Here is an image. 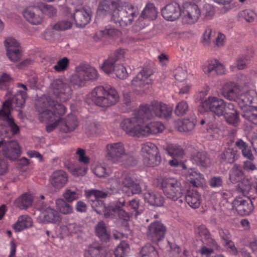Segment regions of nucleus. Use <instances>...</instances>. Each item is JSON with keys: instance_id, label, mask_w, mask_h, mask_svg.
I'll return each instance as SVG.
<instances>
[{"instance_id": "obj_1", "label": "nucleus", "mask_w": 257, "mask_h": 257, "mask_svg": "<svg viewBox=\"0 0 257 257\" xmlns=\"http://www.w3.org/2000/svg\"><path fill=\"white\" fill-rule=\"evenodd\" d=\"M97 14L101 17L109 15L117 26L125 27L133 23L139 12L132 4L120 0H102L99 3Z\"/></svg>"}, {"instance_id": "obj_2", "label": "nucleus", "mask_w": 257, "mask_h": 257, "mask_svg": "<svg viewBox=\"0 0 257 257\" xmlns=\"http://www.w3.org/2000/svg\"><path fill=\"white\" fill-rule=\"evenodd\" d=\"M47 108L40 113V117L43 120L50 122L46 125V131L50 133L53 131L57 126H60V115H64L66 112V107L61 103L55 102L51 98L47 99Z\"/></svg>"}, {"instance_id": "obj_3", "label": "nucleus", "mask_w": 257, "mask_h": 257, "mask_svg": "<svg viewBox=\"0 0 257 257\" xmlns=\"http://www.w3.org/2000/svg\"><path fill=\"white\" fill-rule=\"evenodd\" d=\"M91 99L97 105L109 107L114 105L119 100V95L116 89L111 86L96 87L91 92Z\"/></svg>"}, {"instance_id": "obj_4", "label": "nucleus", "mask_w": 257, "mask_h": 257, "mask_svg": "<svg viewBox=\"0 0 257 257\" xmlns=\"http://www.w3.org/2000/svg\"><path fill=\"white\" fill-rule=\"evenodd\" d=\"M71 81L66 79H57L54 80L51 83L49 86V91L53 94L55 100L51 96L46 97V101H44V106L47 105V99L51 98L55 102L60 103L58 102H64L69 100L72 95V89L70 85Z\"/></svg>"}, {"instance_id": "obj_5", "label": "nucleus", "mask_w": 257, "mask_h": 257, "mask_svg": "<svg viewBox=\"0 0 257 257\" xmlns=\"http://www.w3.org/2000/svg\"><path fill=\"white\" fill-rule=\"evenodd\" d=\"M106 152L107 159L113 163L122 162L131 166L136 164V160L125 153L124 146L120 142L107 144L106 146Z\"/></svg>"}, {"instance_id": "obj_6", "label": "nucleus", "mask_w": 257, "mask_h": 257, "mask_svg": "<svg viewBox=\"0 0 257 257\" xmlns=\"http://www.w3.org/2000/svg\"><path fill=\"white\" fill-rule=\"evenodd\" d=\"M172 109L166 104L154 100L150 105L146 104L140 106V114H144L146 120L151 119L154 116L159 118H167L169 117Z\"/></svg>"}, {"instance_id": "obj_7", "label": "nucleus", "mask_w": 257, "mask_h": 257, "mask_svg": "<svg viewBox=\"0 0 257 257\" xmlns=\"http://www.w3.org/2000/svg\"><path fill=\"white\" fill-rule=\"evenodd\" d=\"M10 106L9 101H5L0 109V134L7 135L11 132L14 136L19 133L20 129L12 117L11 111L5 109V108H9Z\"/></svg>"}, {"instance_id": "obj_8", "label": "nucleus", "mask_w": 257, "mask_h": 257, "mask_svg": "<svg viewBox=\"0 0 257 257\" xmlns=\"http://www.w3.org/2000/svg\"><path fill=\"white\" fill-rule=\"evenodd\" d=\"M139 113L140 108L135 113L134 116L123 119L120 123V128L130 136H142L143 124L147 120L144 114L140 115Z\"/></svg>"}, {"instance_id": "obj_9", "label": "nucleus", "mask_w": 257, "mask_h": 257, "mask_svg": "<svg viewBox=\"0 0 257 257\" xmlns=\"http://www.w3.org/2000/svg\"><path fill=\"white\" fill-rule=\"evenodd\" d=\"M98 77L96 69L86 65H80L76 69V72L70 78L71 84L77 87H82L89 80H95Z\"/></svg>"}, {"instance_id": "obj_10", "label": "nucleus", "mask_w": 257, "mask_h": 257, "mask_svg": "<svg viewBox=\"0 0 257 257\" xmlns=\"http://www.w3.org/2000/svg\"><path fill=\"white\" fill-rule=\"evenodd\" d=\"M161 188L168 198L182 202L181 198L183 193L180 181L173 177L163 178L161 182Z\"/></svg>"}, {"instance_id": "obj_11", "label": "nucleus", "mask_w": 257, "mask_h": 257, "mask_svg": "<svg viewBox=\"0 0 257 257\" xmlns=\"http://www.w3.org/2000/svg\"><path fill=\"white\" fill-rule=\"evenodd\" d=\"M227 105L228 103L222 99L212 96H208L201 103V106L205 111L212 112L218 116L224 114Z\"/></svg>"}, {"instance_id": "obj_12", "label": "nucleus", "mask_w": 257, "mask_h": 257, "mask_svg": "<svg viewBox=\"0 0 257 257\" xmlns=\"http://www.w3.org/2000/svg\"><path fill=\"white\" fill-rule=\"evenodd\" d=\"M142 155L144 164L146 166L155 167L161 163V159L158 148L153 143L148 142L143 145Z\"/></svg>"}, {"instance_id": "obj_13", "label": "nucleus", "mask_w": 257, "mask_h": 257, "mask_svg": "<svg viewBox=\"0 0 257 257\" xmlns=\"http://www.w3.org/2000/svg\"><path fill=\"white\" fill-rule=\"evenodd\" d=\"M124 58V50L122 49H118L103 61L101 68L106 74H111L115 68V66L118 65Z\"/></svg>"}, {"instance_id": "obj_14", "label": "nucleus", "mask_w": 257, "mask_h": 257, "mask_svg": "<svg viewBox=\"0 0 257 257\" xmlns=\"http://www.w3.org/2000/svg\"><path fill=\"white\" fill-rule=\"evenodd\" d=\"M255 197L250 196L246 199L236 197L232 202V207L240 215H249L253 210L252 200H254Z\"/></svg>"}, {"instance_id": "obj_15", "label": "nucleus", "mask_w": 257, "mask_h": 257, "mask_svg": "<svg viewBox=\"0 0 257 257\" xmlns=\"http://www.w3.org/2000/svg\"><path fill=\"white\" fill-rule=\"evenodd\" d=\"M3 146L2 155L12 161L17 160L21 155V151L18 143L16 141L5 142L0 141V147Z\"/></svg>"}, {"instance_id": "obj_16", "label": "nucleus", "mask_w": 257, "mask_h": 257, "mask_svg": "<svg viewBox=\"0 0 257 257\" xmlns=\"http://www.w3.org/2000/svg\"><path fill=\"white\" fill-rule=\"evenodd\" d=\"M166 232V226L162 222L155 221L148 226L147 235L153 242H158L164 238Z\"/></svg>"}, {"instance_id": "obj_17", "label": "nucleus", "mask_w": 257, "mask_h": 257, "mask_svg": "<svg viewBox=\"0 0 257 257\" xmlns=\"http://www.w3.org/2000/svg\"><path fill=\"white\" fill-rule=\"evenodd\" d=\"M5 45L7 48V55L13 62L18 61L22 56V49L17 40L9 37L6 39Z\"/></svg>"}, {"instance_id": "obj_18", "label": "nucleus", "mask_w": 257, "mask_h": 257, "mask_svg": "<svg viewBox=\"0 0 257 257\" xmlns=\"http://www.w3.org/2000/svg\"><path fill=\"white\" fill-rule=\"evenodd\" d=\"M202 69L204 73L209 76L222 75L225 72L224 65L217 59L208 60L203 65Z\"/></svg>"}, {"instance_id": "obj_19", "label": "nucleus", "mask_w": 257, "mask_h": 257, "mask_svg": "<svg viewBox=\"0 0 257 257\" xmlns=\"http://www.w3.org/2000/svg\"><path fill=\"white\" fill-rule=\"evenodd\" d=\"M152 74L151 69L144 68L132 80V85L136 87L144 88L146 85L152 83L150 77Z\"/></svg>"}, {"instance_id": "obj_20", "label": "nucleus", "mask_w": 257, "mask_h": 257, "mask_svg": "<svg viewBox=\"0 0 257 257\" xmlns=\"http://www.w3.org/2000/svg\"><path fill=\"white\" fill-rule=\"evenodd\" d=\"M190 159L193 164L201 169H206L211 165L210 156L205 151L194 152L191 154Z\"/></svg>"}, {"instance_id": "obj_21", "label": "nucleus", "mask_w": 257, "mask_h": 257, "mask_svg": "<svg viewBox=\"0 0 257 257\" xmlns=\"http://www.w3.org/2000/svg\"><path fill=\"white\" fill-rule=\"evenodd\" d=\"M181 9L178 4L172 3L166 5L162 10V15L167 21H173L181 16Z\"/></svg>"}, {"instance_id": "obj_22", "label": "nucleus", "mask_w": 257, "mask_h": 257, "mask_svg": "<svg viewBox=\"0 0 257 257\" xmlns=\"http://www.w3.org/2000/svg\"><path fill=\"white\" fill-rule=\"evenodd\" d=\"M183 14V22L187 24H193L198 21L201 15V11L196 5L189 4L187 6Z\"/></svg>"}, {"instance_id": "obj_23", "label": "nucleus", "mask_w": 257, "mask_h": 257, "mask_svg": "<svg viewBox=\"0 0 257 257\" xmlns=\"http://www.w3.org/2000/svg\"><path fill=\"white\" fill-rule=\"evenodd\" d=\"M90 10L85 8L75 10L73 17L78 27H84L91 20Z\"/></svg>"}, {"instance_id": "obj_24", "label": "nucleus", "mask_w": 257, "mask_h": 257, "mask_svg": "<svg viewBox=\"0 0 257 257\" xmlns=\"http://www.w3.org/2000/svg\"><path fill=\"white\" fill-rule=\"evenodd\" d=\"M49 181L54 188H62L68 182L67 174L62 170H56L51 174Z\"/></svg>"}, {"instance_id": "obj_25", "label": "nucleus", "mask_w": 257, "mask_h": 257, "mask_svg": "<svg viewBox=\"0 0 257 257\" xmlns=\"http://www.w3.org/2000/svg\"><path fill=\"white\" fill-rule=\"evenodd\" d=\"M23 15L26 20L33 25L41 23L43 17L40 9L36 6L30 7L25 10Z\"/></svg>"}, {"instance_id": "obj_26", "label": "nucleus", "mask_w": 257, "mask_h": 257, "mask_svg": "<svg viewBox=\"0 0 257 257\" xmlns=\"http://www.w3.org/2000/svg\"><path fill=\"white\" fill-rule=\"evenodd\" d=\"M222 95L226 99L235 101L239 94L238 86L234 83L230 82L225 84L221 89Z\"/></svg>"}, {"instance_id": "obj_27", "label": "nucleus", "mask_w": 257, "mask_h": 257, "mask_svg": "<svg viewBox=\"0 0 257 257\" xmlns=\"http://www.w3.org/2000/svg\"><path fill=\"white\" fill-rule=\"evenodd\" d=\"M125 201L123 198H120L118 200L110 203L105 211V218L113 219L116 217V213L122 210L125 206Z\"/></svg>"}, {"instance_id": "obj_28", "label": "nucleus", "mask_w": 257, "mask_h": 257, "mask_svg": "<svg viewBox=\"0 0 257 257\" xmlns=\"http://www.w3.org/2000/svg\"><path fill=\"white\" fill-rule=\"evenodd\" d=\"M77 126L78 121L75 115L69 114L64 120H60V130L64 133H70Z\"/></svg>"}, {"instance_id": "obj_29", "label": "nucleus", "mask_w": 257, "mask_h": 257, "mask_svg": "<svg viewBox=\"0 0 257 257\" xmlns=\"http://www.w3.org/2000/svg\"><path fill=\"white\" fill-rule=\"evenodd\" d=\"M186 175L188 181L194 187H201L205 183L204 176L196 169H189Z\"/></svg>"}, {"instance_id": "obj_30", "label": "nucleus", "mask_w": 257, "mask_h": 257, "mask_svg": "<svg viewBox=\"0 0 257 257\" xmlns=\"http://www.w3.org/2000/svg\"><path fill=\"white\" fill-rule=\"evenodd\" d=\"M164 128V124L160 121H154L146 125L143 124L142 136L157 134L162 132Z\"/></svg>"}, {"instance_id": "obj_31", "label": "nucleus", "mask_w": 257, "mask_h": 257, "mask_svg": "<svg viewBox=\"0 0 257 257\" xmlns=\"http://www.w3.org/2000/svg\"><path fill=\"white\" fill-rule=\"evenodd\" d=\"M26 97L27 95L25 92L22 90L18 91L12 98H10L5 101H9L10 103V106L9 108H5V109L11 111L14 104L16 107L23 108L25 105Z\"/></svg>"}, {"instance_id": "obj_32", "label": "nucleus", "mask_w": 257, "mask_h": 257, "mask_svg": "<svg viewBox=\"0 0 257 257\" xmlns=\"http://www.w3.org/2000/svg\"><path fill=\"white\" fill-rule=\"evenodd\" d=\"M223 115L228 123L234 126L238 124L239 120L238 113L232 103H228L226 110Z\"/></svg>"}, {"instance_id": "obj_33", "label": "nucleus", "mask_w": 257, "mask_h": 257, "mask_svg": "<svg viewBox=\"0 0 257 257\" xmlns=\"http://www.w3.org/2000/svg\"><path fill=\"white\" fill-rule=\"evenodd\" d=\"M33 225L32 218L28 215H21L17 221L13 225V228L17 232H21Z\"/></svg>"}, {"instance_id": "obj_34", "label": "nucleus", "mask_w": 257, "mask_h": 257, "mask_svg": "<svg viewBox=\"0 0 257 257\" xmlns=\"http://www.w3.org/2000/svg\"><path fill=\"white\" fill-rule=\"evenodd\" d=\"M185 198L188 204L193 208H198L201 202V195L196 190L187 191Z\"/></svg>"}, {"instance_id": "obj_35", "label": "nucleus", "mask_w": 257, "mask_h": 257, "mask_svg": "<svg viewBox=\"0 0 257 257\" xmlns=\"http://www.w3.org/2000/svg\"><path fill=\"white\" fill-rule=\"evenodd\" d=\"M196 124V120L192 119H178L175 122V128L181 132L188 133L191 132Z\"/></svg>"}, {"instance_id": "obj_36", "label": "nucleus", "mask_w": 257, "mask_h": 257, "mask_svg": "<svg viewBox=\"0 0 257 257\" xmlns=\"http://www.w3.org/2000/svg\"><path fill=\"white\" fill-rule=\"evenodd\" d=\"M106 251L105 248L98 244H92L86 249L85 257H106Z\"/></svg>"}, {"instance_id": "obj_37", "label": "nucleus", "mask_w": 257, "mask_h": 257, "mask_svg": "<svg viewBox=\"0 0 257 257\" xmlns=\"http://www.w3.org/2000/svg\"><path fill=\"white\" fill-rule=\"evenodd\" d=\"M144 199L150 205L156 206L163 205L164 199L159 193L155 192H147L144 194Z\"/></svg>"}, {"instance_id": "obj_38", "label": "nucleus", "mask_w": 257, "mask_h": 257, "mask_svg": "<svg viewBox=\"0 0 257 257\" xmlns=\"http://www.w3.org/2000/svg\"><path fill=\"white\" fill-rule=\"evenodd\" d=\"M95 233L99 239L104 242H107L110 238V233L107 230L105 223L103 221H99L96 225Z\"/></svg>"}, {"instance_id": "obj_39", "label": "nucleus", "mask_w": 257, "mask_h": 257, "mask_svg": "<svg viewBox=\"0 0 257 257\" xmlns=\"http://www.w3.org/2000/svg\"><path fill=\"white\" fill-rule=\"evenodd\" d=\"M244 178V173L241 166L234 164L229 171V180L232 183H236Z\"/></svg>"}, {"instance_id": "obj_40", "label": "nucleus", "mask_w": 257, "mask_h": 257, "mask_svg": "<svg viewBox=\"0 0 257 257\" xmlns=\"http://www.w3.org/2000/svg\"><path fill=\"white\" fill-rule=\"evenodd\" d=\"M42 214L44 220L47 222L57 223L61 220L58 212L50 207L47 208Z\"/></svg>"}, {"instance_id": "obj_41", "label": "nucleus", "mask_w": 257, "mask_h": 257, "mask_svg": "<svg viewBox=\"0 0 257 257\" xmlns=\"http://www.w3.org/2000/svg\"><path fill=\"white\" fill-rule=\"evenodd\" d=\"M33 197L28 193H24L15 201L16 205L21 209H26L32 205Z\"/></svg>"}, {"instance_id": "obj_42", "label": "nucleus", "mask_w": 257, "mask_h": 257, "mask_svg": "<svg viewBox=\"0 0 257 257\" xmlns=\"http://www.w3.org/2000/svg\"><path fill=\"white\" fill-rule=\"evenodd\" d=\"M157 15L158 12L154 5L152 3H148L142 11L141 17L149 20H154L156 19Z\"/></svg>"}, {"instance_id": "obj_43", "label": "nucleus", "mask_w": 257, "mask_h": 257, "mask_svg": "<svg viewBox=\"0 0 257 257\" xmlns=\"http://www.w3.org/2000/svg\"><path fill=\"white\" fill-rule=\"evenodd\" d=\"M236 146L241 150L243 156L249 161L254 159L250 147L242 140L239 139L235 142Z\"/></svg>"}, {"instance_id": "obj_44", "label": "nucleus", "mask_w": 257, "mask_h": 257, "mask_svg": "<svg viewBox=\"0 0 257 257\" xmlns=\"http://www.w3.org/2000/svg\"><path fill=\"white\" fill-rule=\"evenodd\" d=\"M241 115L249 122L257 125V107H248L242 111Z\"/></svg>"}, {"instance_id": "obj_45", "label": "nucleus", "mask_w": 257, "mask_h": 257, "mask_svg": "<svg viewBox=\"0 0 257 257\" xmlns=\"http://www.w3.org/2000/svg\"><path fill=\"white\" fill-rule=\"evenodd\" d=\"M237 151L232 148H225L221 155V159L228 163H232L237 158Z\"/></svg>"}, {"instance_id": "obj_46", "label": "nucleus", "mask_w": 257, "mask_h": 257, "mask_svg": "<svg viewBox=\"0 0 257 257\" xmlns=\"http://www.w3.org/2000/svg\"><path fill=\"white\" fill-rule=\"evenodd\" d=\"M254 98L250 93H245L242 95L238 100V105L242 110L247 109L248 107H251V104L253 103Z\"/></svg>"}, {"instance_id": "obj_47", "label": "nucleus", "mask_w": 257, "mask_h": 257, "mask_svg": "<svg viewBox=\"0 0 257 257\" xmlns=\"http://www.w3.org/2000/svg\"><path fill=\"white\" fill-rule=\"evenodd\" d=\"M56 205L57 209L63 214H68L71 213L73 211L72 205L63 199H57L56 200Z\"/></svg>"}, {"instance_id": "obj_48", "label": "nucleus", "mask_w": 257, "mask_h": 257, "mask_svg": "<svg viewBox=\"0 0 257 257\" xmlns=\"http://www.w3.org/2000/svg\"><path fill=\"white\" fill-rule=\"evenodd\" d=\"M140 253L141 257H159L155 247L149 243L142 248Z\"/></svg>"}, {"instance_id": "obj_49", "label": "nucleus", "mask_w": 257, "mask_h": 257, "mask_svg": "<svg viewBox=\"0 0 257 257\" xmlns=\"http://www.w3.org/2000/svg\"><path fill=\"white\" fill-rule=\"evenodd\" d=\"M85 195L88 200H92V199L105 198L108 196V193L98 190L91 189L86 191Z\"/></svg>"}, {"instance_id": "obj_50", "label": "nucleus", "mask_w": 257, "mask_h": 257, "mask_svg": "<svg viewBox=\"0 0 257 257\" xmlns=\"http://www.w3.org/2000/svg\"><path fill=\"white\" fill-rule=\"evenodd\" d=\"M237 189V191L242 193L243 195L249 194L251 190V184L249 179L244 177L239 182Z\"/></svg>"}, {"instance_id": "obj_51", "label": "nucleus", "mask_w": 257, "mask_h": 257, "mask_svg": "<svg viewBox=\"0 0 257 257\" xmlns=\"http://www.w3.org/2000/svg\"><path fill=\"white\" fill-rule=\"evenodd\" d=\"M92 200H88L91 207L93 210L98 214L104 213L105 217V211L107 208V206L104 205V201L100 199H92Z\"/></svg>"}, {"instance_id": "obj_52", "label": "nucleus", "mask_w": 257, "mask_h": 257, "mask_svg": "<svg viewBox=\"0 0 257 257\" xmlns=\"http://www.w3.org/2000/svg\"><path fill=\"white\" fill-rule=\"evenodd\" d=\"M215 13L214 7L208 4H205L201 10V14L204 20H209L211 19Z\"/></svg>"}, {"instance_id": "obj_53", "label": "nucleus", "mask_w": 257, "mask_h": 257, "mask_svg": "<svg viewBox=\"0 0 257 257\" xmlns=\"http://www.w3.org/2000/svg\"><path fill=\"white\" fill-rule=\"evenodd\" d=\"M168 153L174 158H182L184 151L180 146L172 144L168 146Z\"/></svg>"}, {"instance_id": "obj_54", "label": "nucleus", "mask_w": 257, "mask_h": 257, "mask_svg": "<svg viewBox=\"0 0 257 257\" xmlns=\"http://www.w3.org/2000/svg\"><path fill=\"white\" fill-rule=\"evenodd\" d=\"M129 251V245L125 241L121 242L117 245L114 251L115 257H125Z\"/></svg>"}, {"instance_id": "obj_55", "label": "nucleus", "mask_w": 257, "mask_h": 257, "mask_svg": "<svg viewBox=\"0 0 257 257\" xmlns=\"http://www.w3.org/2000/svg\"><path fill=\"white\" fill-rule=\"evenodd\" d=\"M67 230L70 235L76 234L78 236L83 233L84 227L79 223H69L67 226Z\"/></svg>"}, {"instance_id": "obj_56", "label": "nucleus", "mask_w": 257, "mask_h": 257, "mask_svg": "<svg viewBox=\"0 0 257 257\" xmlns=\"http://www.w3.org/2000/svg\"><path fill=\"white\" fill-rule=\"evenodd\" d=\"M238 17L239 18L243 19L247 22H251L256 17V15L250 10H245L240 12L238 14Z\"/></svg>"}, {"instance_id": "obj_57", "label": "nucleus", "mask_w": 257, "mask_h": 257, "mask_svg": "<svg viewBox=\"0 0 257 257\" xmlns=\"http://www.w3.org/2000/svg\"><path fill=\"white\" fill-rule=\"evenodd\" d=\"M41 10L42 14H45L49 17H53L56 14V9L52 5L41 4L38 6Z\"/></svg>"}, {"instance_id": "obj_58", "label": "nucleus", "mask_w": 257, "mask_h": 257, "mask_svg": "<svg viewBox=\"0 0 257 257\" xmlns=\"http://www.w3.org/2000/svg\"><path fill=\"white\" fill-rule=\"evenodd\" d=\"M13 79L11 76L6 73L2 74L0 76V89H7Z\"/></svg>"}, {"instance_id": "obj_59", "label": "nucleus", "mask_w": 257, "mask_h": 257, "mask_svg": "<svg viewBox=\"0 0 257 257\" xmlns=\"http://www.w3.org/2000/svg\"><path fill=\"white\" fill-rule=\"evenodd\" d=\"M214 36L212 34V29L207 27L203 33L202 43L204 46L209 45L211 42H214Z\"/></svg>"}, {"instance_id": "obj_60", "label": "nucleus", "mask_w": 257, "mask_h": 257, "mask_svg": "<svg viewBox=\"0 0 257 257\" xmlns=\"http://www.w3.org/2000/svg\"><path fill=\"white\" fill-rule=\"evenodd\" d=\"M113 73L115 74L117 78L121 79H125L128 76L125 67L120 63L115 66Z\"/></svg>"}, {"instance_id": "obj_61", "label": "nucleus", "mask_w": 257, "mask_h": 257, "mask_svg": "<svg viewBox=\"0 0 257 257\" xmlns=\"http://www.w3.org/2000/svg\"><path fill=\"white\" fill-rule=\"evenodd\" d=\"M188 110V105L185 101L179 102L176 105L175 113L178 116L184 115Z\"/></svg>"}, {"instance_id": "obj_62", "label": "nucleus", "mask_w": 257, "mask_h": 257, "mask_svg": "<svg viewBox=\"0 0 257 257\" xmlns=\"http://www.w3.org/2000/svg\"><path fill=\"white\" fill-rule=\"evenodd\" d=\"M63 196L65 200L67 201L68 202H72L74 200L79 198V195L77 192L69 189L65 190V192L63 193Z\"/></svg>"}, {"instance_id": "obj_63", "label": "nucleus", "mask_w": 257, "mask_h": 257, "mask_svg": "<svg viewBox=\"0 0 257 257\" xmlns=\"http://www.w3.org/2000/svg\"><path fill=\"white\" fill-rule=\"evenodd\" d=\"M119 31L115 28H107L103 30H100L96 33V35L102 37H113L118 35Z\"/></svg>"}, {"instance_id": "obj_64", "label": "nucleus", "mask_w": 257, "mask_h": 257, "mask_svg": "<svg viewBox=\"0 0 257 257\" xmlns=\"http://www.w3.org/2000/svg\"><path fill=\"white\" fill-rule=\"evenodd\" d=\"M68 63V59L66 57H64L57 62V64L53 67V68L58 72L64 71L67 69Z\"/></svg>"}]
</instances>
